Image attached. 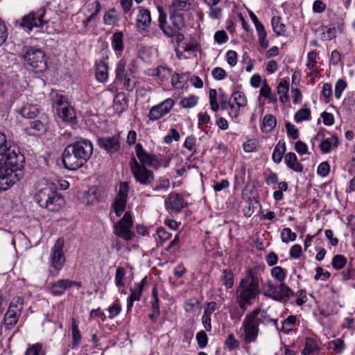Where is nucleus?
I'll return each instance as SVG.
<instances>
[{
	"instance_id": "obj_1",
	"label": "nucleus",
	"mask_w": 355,
	"mask_h": 355,
	"mask_svg": "<svg viewBox=\"0 0 355 355\" xmlns=\"http://www.w3.org/2000/svg\"><path fill=\"white\" fill-rule=\"evenodd\" d=\"M93 153V144L86 139H81L69 145L62 153V163L65 168L75 171L82 167Z\"/></svg>"
},
{
	"instance_id": "obj_2",
	"label": "nucleus",
	"mask_w": 355,
	"mask_h": 355,
	"mask_svg": "<svg viewBox=\"0 0 355 355\" xmlns=\"http://www.w3.org/2000/svg\"><path fill=\"white\" fill-rule=\"evenodd\" d=\"M273 323L277 329H279L278 320L272 319L268 314L267 311L261 308H255L248 313L243 320L241 329L243 334L241 335L243 341L245 344L256 342L259 334L260 324H268Z\"/></svg>"
},
{
	"instance_id": "obj_3",
	"label": "nucleus",
	"mask_w": 355,
	"mask_h": 355,
	"mask_svg": "<svg viewBox=\"0 0 355 355\" xmlns=\"http://www.w3.org/2000/svg\"><path fill=\"white\" fill-rule=\"evenodd\" d=\"M260 278L252 269L248 270L245 276L239 282L236 291V300L243 311L252 304L260 295Z\"/></svg>"
},
{
	"instance_id": "obj_4",
	"label": "nucleus",
	"mask_w": 355,
	"mask_h": 355,
	"mask_svg": "<svg viewBox=\"0 0 355 355\" xmlns=\"http://www.w3.org/2000/svg\"><path fill=\"white\" fill-rule=\"evenodd\" d=\"M35 201L49 211H58L65 204L64 198L60 193L53 183H47L39 189L34 196Z\"/></svg>"
},
{
	"instance_id": "obj_5",
	"label": "nucleus",
	"mask_w": 355,
	"mask_h": 355,
	"mask_svg": "<svg viewBox=\"0 0 355 355\" xmlns=\"http://www.w3.org/2000/svg\"><path fill=\"white\" fill-rule=\"evenodd\" d=\"M0 161L15 168H22L24 166V155L17 146L11 145L2 132H0Z\"/></svg>"
},
{
	"instance_id": "obj_6",
	"label": "nucleus",
	"mask_w": 355,
	"mask_h": 355,
	"mask_svg": "<svg viewBox=\"0 0 355 355\" xmlns=\"http://www.w3.org/2000/svg\"><path fill=\"white\" fill-rule=\"evenodd\" d=\"M21 53L24 65L34 72L41 73L47 69V60L44 51L41 49L25 46Z\"/></svg>"
},
{
	"instance_id": "obj_7",
	"label": "nucleus",
	"mask_w": 355,
	"mask_h": 355,
	"mask_svg": "<svg viewBox=\"0 0 355 355\" xmlns=\"http://www.w3.org/2000/svg\"><path fill=\"white\" fill-rule=\"evenodd\" d=\"M24 308V300L21 297H14L3 316V325L6 330L11 329L17 322Z\"/></svg>"
},
{
	"instance_id": "obj_8",
	"label": "nucleus",
	"mask_w": 355,
	"mask_h": 355,
	"mask_svg": "<svg viewBox=\"0 0 355 355\" xmlns=\"http://www.w3.org/2000/svg\"><path fill=\"white\" fill-rule=\"evenodd\" d=\"M45 12L46 10L44 8H40L35 12H31L24 15L20 21H16V24L27 31H32L35 27H42L46 23L44 19Z\"/></svg>"
},
{
	"instance_id": "obj_9",
	"label": "nucleus",
	"mask_w": 355,
	"mask_h": 355,
	"mask_svg": "<svg viewBox=\"0 0 355 355\" xmlns=\"http://www.w3.org/2000/svg\"><path fill=\"white\" fill-rule=\"evenodd\" d=\"M275 284L271 282L266 284L267 291L265 295L276 301H286L291 296H294V293L284 282H279Z\"/></svg>"
},
{
	"instance_id": "obj_10",
	"label": "nucleus",
	"mask_w": 355,
	"mask_h": 355,
	"mask_svg": "<svg viewBox=\"0 0 355 355\" xmlns=\"http://www.w3.org/2000/svg\"><path fill=\"white\" fill-rule=\"evenodd\" d=\"M130 167L136 181L143 185H149L154 180L153 172L140 164L135 157L130 162Z\"/></svg>"
},
{
	"instance_id": "obj_11",
	"label": "nucleus",
	"mask_w": 355,
	"mask_h": 355,
	"mask_svg": "<svg viewBox=\"0 0 355 355\" xmlns=\"http://www.w3.org/2000/svg\"><path fill=\"white\" fill-rule=\"evenodd\" d=\"M132 216L129 211H126L123 217L114 225V234L123 240L130 241L135 236V233L132 231Z\"/></svg>"
},
{
	"instance_id": "obj_12",
	"label": "nucleus",
	"mask_w": 355,
	"mask_h": 355,
	"mask_svg": "<svg viewBox=\"0 0 355 355\" xmlns=\"http://www.w3.org/2000/svg\"><path fill=\"white\" fill-rule=\"evenodd\" d=\"M175 105V101L168 98L160 103L153 106L148 114L150 121H157L168 114Z\"/></svg>"
},
{
	"instance_id": "obj_13",
	"label": "nucleus",
	"mask_w": 355,
	"mask_h": 355,
	"mask_svg": "<svg viewBox=\"0 0 355 355\" xmlns=\"http://www.w3.org/2000/svg\"><path fill=\"white\" fill-rule=\"evenodd\" d=\"M63 247V238H58L51 250V266L54 268L56 270H60L66 261Z\"/></svg>"
},
{
	"instance_id": "obj_14",
	"label": "nucleus",
	"mask_w": 355,
	"mask_h": 355,
	"mask_svg": "<svg viewBox=\"0 0 355 355\" xmlns=\"http://www.w3.org/2000/svg\"><path fill=\"white\" fill-rule=\"evenodd\" d=\"M21 169L6 164L0 166V189L5 191L13 185L18 180L16 171Z\"/></svg>"
},
{
	"instance_id": "obj_15",
	"label": "nucleus",
	"mask_w": 355,
	"mask_h": 355,
	"mask_svg": "<svg viewBox=\"0 0 355 355\" xmlns=\"http://www.w3.org/2000/svg\"><path fill=\"white\" fill-rule=\"evenodd\" d=\"M98 145L108 153H114L119 150L121 147V137L119 134L112 137L99 138Z\"/></svg>"
},
{
	"instance_id": "obj_16",
	"label": "nucleus",
	"mask_w": 355,
	"mask_h": 355,
	"mask_svg": "<svg viewBox=\"0 0 355 355\" xmlns=\"http://www.w3.org/2000/svg\"><path fill=\"white\" fill-rule=\"evenodd\" d=\"M136 72V67L133 61L127 64L125 59H121L117 63L116 68V77L118 80H122L127 76H130Z\"/></svg>"
},
{
	"instance_id": "obj_17",
	"label": "nucleus",
	"mask_w": 355,
	"mask_h": 355,
	"mask_svg": "<svg viewBox=\"0 0 355 355\" xmlns=\"http://www.w3.org/2000/svg\"><path fill=\"white\" fill-rule=\"evenodd\" d=\"M166 206L173 211L180 212L187 206V203L180 194L171 193L166 200Z\"/></svg>"
},
{
	"instance_id": "obj_18",
	"label": "nucleus",
	"mask_w": 355,
	"mask_h": 355,
	"mask_svg": "<svg viewBox=\"0 0 355 355\" xmlns=\"http://www.w3.org/2000/svg\"><path fill=\"white\" fill-rule=\"evenodd\" d=\"M150 11L141 6L138 7V15L136 19V27L139 30L146 31L151 24Z\"/></svg>"
},
{
	"instance_id": "obj_19",
	"label": "nucleus",
	"mask_w": 355,
	"mask_h": 355,
	"mask_svg": "<svg viewBox=\"0 0 355 355\" xmlns=\"http://www.w3.org/2000/svg\"><path fill=\"white\" fill-rule=\"evenodd\" d=\"M76 284V282L69 279H60L51 284L50 291L53 295H61L65 291Z\"/></svg>"
},
{
	"instance_id": "obj_20",
	"label": "nucleus",
	"mask_w": 355,
	"mask_h": 355,
	"mask_svg": "<svg viewBox=\"0 0 355 355\" xmlns=\"http://www.w3.org/2000/svg\"><path fill=\"white\" fill-rule=\"evenodd\" d=\"M321 351V347L318 342L311 337L305 338L304 347L302 351V355H318Z\"/></svg>"
},
{
	"instance_id": "obj_21",
	"label": "nucleus",
	"mask_w": 355,
	"mask_h": 355,
	"mask_svg": "<svg viewBox=\"0 0 355 355\" xmlns=\"http://www.w3.org/2000/svg\"><path fill=\"white\" fill-rule=\"evenodd\" d=\"M168 7L169 19L176 29H182L184 27V12L175 10Z\"/></svg>"
},
{
	"instance_id": "obj_22",
	"label": "nucleus",
	"mask_w": 355,
	"mask_h": 355,
	"mask_svg": "<svg viewBox=\"0 0 355 355\" xmlns=\"http://www.w3.org/2000/svg\"><path fill=\"white\" fill-rule=\"evenodd\" d=\"M71 322V343L69 346L72 349H76L80 346L82 340V336L75 318H72Z\"/></svg>"
},
{
	"instance_id": "obj_23",
	"label": "nucleus",
	"mask_w": 355,
	"mask_h": 355,
	"mask_svg": "<svg viewBox=\"0 0 355 355\" xmlns=\"http://www.w3.org/2000/svg\"><path fill=\"white\" fill-rule=\"evenodd\" d=\"M111 46L117 55H121L123 49V34L121 31L114 33L111 40Z\"/></svg>"
},
{
	"instance_id": "obj_24",
	"label": "nucleus",
	"mask_w": 355,
	"mask_h": 355,
	"mask_svg": "<svg viewBox=\"0 0 355 355\" xmlns=\"http://www.w3.org/2000/svg\"><path fill=\"white\" fill-rule=\"evenodd\" d=\"M37 117V119L36 120L31 122V128L41 132L46 131L49 127L48 116L44 113H42Z\"/></svg>"
},
{
	"instance_id": "obj_25",
	"label": "nucleus",
	"mask_w": 355,
	"mask_h": 355,
	"mask_svg": "<svg viewBox=\"0 0 355 355\" xmlns=\"http://www.w3.org/2000/svg\"><path fill=\"white\" fill-rule=\"evenodd\" d=\"M284 161L287 166L296 172H302L303 166L298 162L294 153H288L284 156Z\"/></svg>"
},
{
	"instance_id": "obj_26",
	"label": "nucleus",
	"mask_w": 355,
	"mask_h": 355,
	"mask_svg": "<svg viewBox=\"0 0 355 355\" xmlns=\"http://www.w3.org/2000/svg\"><path fill=\"white\" fill-rule=\"evenodd\" d=\"M19 114L24 118L32 119L36 118L40 113L37 105L26 104L20 109Z\"/></svg>"
},
{
	"instance_id": "obj_27",
	"label": "nucleus",
	"mask_w": 355,
	"mask_h": 355,
	"mask_svg": "<svg viewBox=\"0 0 355 355\" xmlns=\"http://www.w3.org/2000/svg\"><path fill=\"white\" fill-rule=\"evenodd\" d=\"M96 79L101 83H105L108 78V66L105 61L101 60L96 63Z\"/></svg>"
},
{
	"instance_id": "obj_28",
	"label": "nucleus",
	"mask_w": 355,
	"mask_h": 355,
	"mask_svg": "<svg viewBox=\"0 0 355 355\" xmlns=\"http://www.w3.org/2000/svg\"><path fill=\"white\" fill-rule=\"evenodd\" d=\"M135 152L137 157L140 162L139 164H141L142 166H148L153 155L146 152L144 149L142 145L139 143L137 144L135 146Z\"/></svg>"
},
{
	"instance_id": "obj_29",
	"label": "nucleus",
	"mask_w": 355,
	"mask_h": 355,
	"mask_svg": "<svg viewBox=\"0 0 355 355\" xmlns=\"http://www.w3.org/2000/svg\"><path fill=\"white\" fill-rule=\"evenodd\" d=\"M286 152V144L282 139L279 140L277 144L272 156L273 162L276 164H279L282 160L284 154Z\"/></svg>"
},
{
	"instance_id": "obj_30",
	"label": "nucleus",
	"mask_w": 355,
	"mask_h": 355,
	"mask_svg": "<svg viewBox=\"0 0 355 355\" xmlns=\"http://www.w3.org/2000/svg\"><path fill=\"white\" fill-rule=\"evenodd\" d=\"M100 201L99 194L97 193V189L94 187L89 188L83 196V202L87 205H94Z\"/></svg>"
},
{
	"instance_id": "obj_31",
	"label": "nucleus",
	"mask_w": 355,
	"mask_h": 355,
	"mask_svg": "<svg viewBox=\"0 0 355 355\" xmlns=\"http://www.w3.org/2000/svg\"><path fill=\"white\" fill-rule=\"evenodd\" d=\"M168 7L173 8L174 12H186L191 8V0H172Z\"/></svg>"
},
{
	"instance_id": "obj_32",
	"label": "nucleus",
	"mask_w": 355,
	"mask_h": 355,
	"mask_svg": "<svg viewBox=\"0 0 355 355\" xmlns=\"http://www.w3.org/2000/svg\"><path fill=\"white\" fill-rule=\"evenodd\" d=\"M57 111L59 116L65 121H72L76 116L73 108L68 105L58 107Z\"/></svg>"
},
{
	"instance_id": "obj_33",
	"label": "nucleus",
	"mask_w": 355,
	"mask_h": 355,
	"mask_svg": "<svg viewBox=\"0 0 355 355\" xmlns=\"http://www.w3.org/2000/svg\"><path fill=\"white\" fill-rule=\"evenodd\" d=\"M271 24L273 31L277 36L284 35L286 33V26L282 21V18L275 16L271 19Z\"/></svg>"
},
{
	"instance_id": "obj_34",
	"label": "nucleus",
	"mask_w": 355,
	"mask_h": 355,
	"mask_svg": "<svg viewBox=\"0 0 355 355\" xmlns=\"http://www.w3.org/2000/svg\"><path fill=\"white\" fill-rule=\"evenodd\" d=\"M146 283V277H144L140 282L135 284L134 287L130 289L131 294L130 297L137 301L139 300Z\"/></svg>"
},
{
	"instance_id": "obj_35",
	"label": "nucleus",
	"mask_w": 355,
	"mask_h": 355,
	"mask_svg": "<svg viewBox=\"0 0 355 355\" xmlns=\"http://www.w3.org/2000/svg\"><path fill=\"white\" fill-rule=\"evenodd\" d=\"M84 9L87 11V14L96 17L101 10V3L96 0L85 4Z\"/></svg>"
},
{
	"instance_id": "obj_36",
	"label": "nucleus",
	"mask_w": 355,
	"mask_h": 355,
	"mask_svg": "<svg viewBox=\"0 0 355 355\" xmlns=\"http://www.w3.org/2000/svg\"><path fill=\"white\" fill-rule=\"evenodd\" d=\"M231 99L240 107H245L248 103L245 95L243 92L240 91L233 92L231 96Z\"/></svg>"
},
{
	"instance_id": "obj_37",
	"label": "nucleus",
	"mask_w": 355,
	"mask_h": 355,
	"mask_svg": "<svg viewBox=\"0 0 355 355\" xmlns=\"http://www.w3.org/2000/svg\"><path fill=\"white\" fill-rule=\"evenodd\" d=\"M277 124V120L275 116L266 114L263 119V128L266 132L272 131Z\"/></svg>"
},
{
	"instance_id": "obj_38",
	"label": "nucleus",
	"mask_w": 355,
	"mask_h": 355,
	"mask_svg": "<svg viewBox=\"0 0 355 355\" xmlns=\"http://www.w3.org/2000/svg\"><path fill=\"white\" fill-rule=\"evenodd\" d=\"M188 73H175L171 76V84L173 87L180 88L183 85V83L187 80Z\"/></svg>"
},
{
	"instance_id": "obj_39",
	"label": "nucleus",
	"mask_w": 355,
	"mask_h": 355,
	"mask_svg": "<svg viewBox=\"0 0 355 355\" xmlns=\"http://www.w3.org/2000/svg\"><path fill=\"white\" fill-rule=\"evenodd\" d=\"M297 318L295 315H291L288 318H286L282 322V330L284 333H289L291 331L296 324Z\"/></svg>"
},
{
	"instance_id": "obj_40",
	"label": "nucleus",
	"mask_w": 355,
	"mask_h": 355,
	"mask_svg": "<svg viewBox=\"0 0 355 355\" xmlns=\"http://www.w3.org/2000/svg\"><path fill=\"white\" fill-rule=\"evenodd\" d=\"M347 259L343 254H336L332 259V267L336 270H340L343 269L347 264Z\"/></svg>"
},
{
	"instance_id": "obj_41",
	"label": "nucleus",
	"mask_w": 355,
	"mask_h": 355,
	"mask_svg": "<svg viewBox=\"0 0 355 355\" xmlns=\"http://www.w3.org/2000/svg\"><path fill=\"white\" fill-rule=\"evenodd\" d=\"M24 355H45V351L41 343L29 345Z\"/></svg>"
},
{
	"instance_id": "obj_42",
	"label": "nucleus",
	"mask_w": 355,
	"mask_h": 355,
	"mask_svg": "<svg viewBox=\"0 0 355 355\" xmlns=\"http://www.w3.org/2000/svg\"><path fill=\"white\" fill-rule=\"evenodd\" d=\"M222 281L227 288H230L234 285V274L231 270H223Z\"/></svg>"
},
{
	"instance_id": "obj_43",
	"label": "nucleus",
	"mask_w": 355,
	"mask_h": 355,
	"mask_svg": "<svg viewBox=\"0 0 355 355\" xmlns=\"http://www.w3.org/2000/svg\"><path fill=\"white\" fill-rule=\"evenodd\" d=\"M294 119L297 123L309 120L311 119V110L308 108H301L295 113Z\"/></svg>"
},
{
	"instance_id": "obj_44",
	"label": "nucleus",
	"mask_w": 355,
	"mask_h": 355,
	"mask_svg": "<svg viewBox=\"0 0 355 355\" xmlns=\"http://www.w3.org/2000/svg\"><path fill=\"white\" fill-rule=\"evenodd\" d=\"M297 238V234L293 232L289 227H285L282 230L281 239L284 243L294 241Z\"/></svg>"
},
{
	"instance_id": "obj_45",
	"label": "nucleus",
	"mask_w": 355,
	"mask_h": 355,
	"mask_svg": "<svg viewBox=\"0 0 355 355\" xmlns=\"http://www.w3.org/2000/svg\"><path fill=\"white\" fill-rule=\"evenodd\" d=\"M127 200L116 198L114 202V209L116 215L119 217L121 216L126 207Z\"/></svg>"
},
{
	"instance_id": "obj_46",
	"label": "nucleus",
	"mask_w": 355,
	"mask_h": 355,
	"mask_svg": "<svg viewBox=\"0 0 355 355\" xmlns=\"http://www.w3.org/2000/svg\"><path fill=\"white\" fill-rule=\"evenodd\" d=\"M198 101V97L195 95H190L184 98L180 103V105L184 108H192L196 105Z\"/></svg>"
},
{
	"instance_id": "obj_47",
	"label": "nucleus",
	"mask_w": 355,
	"mask_h": 355,
	"mask_svg": "<svg viewBox=\"0 0 355 355\" xmlns=\"http://www.w3.org/2000/svg\"><path fill=\"white\" fill-rule=\"evenodd\" d=\"M271 275L279 282H284L286 275L284 268L280 266H275L271 270Z\"/></svg>"
},
{
	"instance_id": "obj_48",
	"label": "nucleus",
	"mask_w": 355,
	"mask_h": 355,
	"mask_svg": "<svg viewBox=\"0 0 355 355\" xmlns=\"http://www.w3.org/2000/svg\"><path fill=\"white\" fill-rule=\"evenodd\" d=\"M172 71L171 69L162 66H159L157 68L156 75L162 80H166L171 77Z\"/></svg>"
},
{
	"instance_id": "obj_49",
	"label": "nucleus",
	"mask_w": 355,
	"mask_h": 355,
	"mask_svg": "<svg viewBox=\"0 0 355 355\" xmlns=\"http://www.w3.org/2000/svg\"><path fill=\"white\" fill-rule=\"evenodd\" d=\"M170 187V181L166 178H159L153 187V190L155 191H167Z\"/></svg>"
},
{
	"instance_id": "obj_50",
	"label": "nucleus",
	"mask_w": 355,
	"mask_h": 355,
	"mask_svg": "<svg viewBox=\"0 0 355 355\" xmlns=\"http://www.w3.org/2000/svg\"><path fill=\"white\" fill-rule=\"evenodd\" d=\"M125 275V270L122 267H119L116 270L115 284L118 288L123 286V279Z\"/></svg>"
},
{
	"instance_id": "obj_51",
	"label": "nucleus",
	"mask_w": 355,
	"mask_h": 355,
	"mask_svg": "<svg viewBox=\"0 0 355 355\" xmlns=\"http://www.w3.org/2000/svg\"><path fill=\"white\" fill-rule=\"evenodd\" d=\"M114 103L116 110H123L127 104L125 94L123 93L117 94L114 100Z\"/></svg>"
},
{
	"instance_id": "obj_52",
	"label": "nucleus",
	"mask_w": 355,
	"mask_h": 355,
	"mask_svg": "<svg viewBox=\"0 0 355 355\" xmlns=\"http://www.w3.org/2000/svg\"><path fill=\"white\" fill-rule=\"evenodd\" d=\"M294 296L297 297L296 299V304L299 306L304 304L308 300L306 291L304 289L299 290L295 293H294Z\"/></svg>"
},
{
	"instance_id": "obj_53",
	"label": "nucleus",
	"mask_w": 355,
	"mask_h": 355,
	"mask_svg": "<svg viewBox=\"0 0 355 355\" xmlns=\"http://www.w3.org/2000/svg\"><path fill=\"white\" fill-rule=\"evenodd\" d=\"M115 11V9L112 8L105 13L103 21L105 24L112 25L117 20V17L114 15Z\"/></svg>"
},
{
	"instance_id": "obj_54",
	"label": "nucleus",
	"mask_w": 355,
	"mask_h": 355,
	"mask_svg": "<svg viewBox=\"0 0 355 355\" xmlns=\"http://www.w3.org/2000/svg\"><path fill=\"white\" fill-rule=\"evenodd\" d=\"M196 340L199 348H205L207 346L208 342V337L205 331H200L198 332L196 335Z\"/></svg>"
},
{
	"instance_id": "obj_55",
	"label": "nucleus",
	"mask_w": 355,
	"mask_h": 355,
	"mask_svg": "<svg viewBox=\"0 0 355 355\" xmlns=\"http://www.w3.org/2000/svg\"><path fill=\"white\" fill-rule=\"evenodd\" d=\"M209 103L211 109L216 112L219 109V104L217 102V92L216 89H211L209 91Z\"/></svg>"
},
{
	"instance_id": "obj_56",
	"label": "nucleus",
	"mask_w": 355,
	"mask_h": 355,
	"mask_svg": "<svg viewBox=\"0 0 355 355\" xmlns=\"http://www.w3.org/2000/svg\"><path fill=\"white\" fill-rule=\"evenodd\" d=\"M156 234L161 244L168 241L171 236V234L168 232L164 227H159L157 230Z\"/></svg>"
},
{
	"instance_id": "obj_57",
	"label": "nucleus",
	"mask_w": 355,
	"mask_h": 355,
	"mask_svg": "<svg viewBox=\"0 0 355 355\" xmlns=\"http://www.w3.org/2000/svg\"><path fill=\"white\" fill-rule=\"evenodd\" d=\"M225 345L229 350H233L239 347V342L236 339L233 334L228 335L227 338L225 341Z\"/></svg>"
},
{
	"instance_id": "obj_58",
	"label": "nucleus",
	"mask_w": 355,
	"mask_h": 355,
	"mask_svg": "<svg viewBox=\"0 0 355 355\" xmlns=\"http://www.w3.org/2000/svg\"><path fill=\"white\" fill-rule=\"evenodd\" d=\"M180 139V134L178 130L175 128H171L168 135H166L164 138V141L169 144L173 140L178 141Z\"/></svg>"
},
{
	"instance_id": "obj_59",
	"label": "nucleus",
	"mask_w": 355,
	"mask_h": 355,
	"mask_svg": "<svg viewBox=\"0 0 355 355\" xmlns=\"http://www.w3.org/2000/svg\"><path fill=\"white\" fill-rule=\"evenodd\" d=\"M129 191V185L126 182H121L119 187V191L116 198L127 200Z\"/></svg>"
},
{
	"instance_id": "obj_60",
	"label": "nucleus",
	"mask_w": 355,
	"mask_h": 355,
	"mask_svg": "<svg viewBox=\"0 0 355 355\" xmlns=\"http://www.w3.org/2000/svg\"><path fill=\"white\" fill-rule=\"evenodd\" d=\"M121 311V306L119 303V300H116V302L109 307V318H114L117 316Z\"/></svg>"
},
{
	"instance_id": "obj_61",
	"label": "nucleus",
	"mask_w": 355,
	"mask_h": 355,
	"mask_svg": "<svg viewBox=\"0 0 355 355\" xmlns=\"http://www.w3.org/2000/svg\"><path fill=\"white\" fill-rule=\"evenodd\" d=\"M317 56H318V53L314 51H312L308 53V55H307L308 62L306 63V67L310 70H313L314 69V67H315L316 63H317V62H316Z\"/></svg>"
},
{
	"instance_id": "obj_62",
	"label": "nucleus",
	"mask_w": 355,
	"mask_h": 355,
	"mask_svg": "<svg viewBox=\"0 0 355 355\" xmlns=\"http://www.w3.org/2000/svg\"><path fill=\"white\" fill-rule=\"evenodd\" d=\"M286 128L287 134L293 139H296L299 137V130L295 126L291 123L288 122L286 123Z\"/></svg>"
},
{
	"instance_id": "obj_63",
	"label": "nucleus",
	"mask_w": 355,
	"mask_h": 355,
	"mask_svg": "<svg viewBox=\"0 0 355 355\" xmlns=\"http://www.w3.org/2000/svg\"><path fill=\"white\" fill-rule=\"evenodd\" d=\"M214 40L219 44L225 43L228 40V35L223 30L218 31L215 33Z\"/></svg>"
},
{
	"instance_id": "obj_64",
	"label": "nucleus",
	"mask_w": 355,
	"mask_h": 355,
	"mask_svg": "<svg viewBox=\"0 0 355 355\" xmlns=\"http://www.w3.org/2000/svg\"><path fill=\"white\" fill-rule=\"evenodd\" d=\"M347 87V83L345 80L339 79L335 86V96L339 98L341 96L343 92Z\"/></svg>"
}]
</instances>
